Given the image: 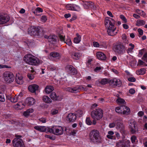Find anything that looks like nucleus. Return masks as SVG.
Instances as JSON below:
<instances>
[{
  "label": "nucleus",
  "instance_id": "f257e3e1",
  "mask_svg": "<svg viewBox=\"0 0 147 147\" xmlns=\"http://www.w3.org/2000/svg\"><path fill=\"white\" fill-rule=\"evenodd\" d=\"M24 60L26 63L31 65H36L39 63L38 59L30 54L25 55Z\"/></svg>",
  "mask_w": 147,
  "mask_h": 147
},
{
  "label": "nucleus",
  "instance_id": "f03ea898",
  "mask_svg": "<svg viewBox=\"0 0 147 147\" xmlns=\"http://www.w3.org/2000/svg\"><path fill=\"white\" fill-rule=\"evenodd\" d=\"M90 138L91 140L96 143H99L102 141V139L99 132L95 129L92 130L90 134Z\"/></svg>",
  "mask_w": 147,
  "mask_h": 147
},
{
  "label": "nucleus",
  "instance_id": "7ed1b4c3",
  "mask_svg": "<svg viewBox=\"0 0 147 147\" xmlns=\"http://www.w3.org/2000/svg\"><path fill=\"white\" fill-rule=\"evenodd\" d=\"M90 115L92 118L94 120H99L103 116V112L100 108L92 111Z\"/></svg>",
  "mask_w": 147,
  "mask_h": 147
},
{
  "label": "nucleus",
  "instance_id": "20e7f679",
  "mask_svg": "<svg viewBox=\"0 0 147 147\" xmlns=\"http://www.w3.org/2000/svg\"><path fill=\"white\" fill-rule=\"evenodd\" d=\"M48 132L52 133L57 135H60L62 134L63 132V129L60 126H56L53 127L52 128L49 127Z\"/></svg>",
  "mask_w": 147,
  "mask_h": 147
},
{
  "label": "nucleus",
  "instance_id": "39448f33",
  "mask_svg": "<svg viewBox=\"0 0 147 147\" xmlns=\"http://www.w3.org/2000/svg\"><path fill=\"white\" fill-rule=\"evenodd\" d=\"M16 138L12 141L13 146L15 147H26L23 140L20 138L22 136L16 135Z\"/></svg>",
  "mask_w": 147,
  "mask_h": 147
},
{
  "label": "nucleus",
  "instance_id": "423d86ee",
  "mask_svg": "<svg viewBox=\"0 0 147 147\" xmlns=\"http://www.w3.org/2000/svg\"><path fill=\"white\" fill-rule=\"evenodd\" d=\"M4 81L7 83H11L15 79V76L13 74L9 71H5L3 74Z\"/></svg>",
  "mask_w": 147,
  "mask_h": 147
},
{
  "label": "nucleus",
  "instance_id": "0eeeda50",
  "mask_svg": "<svg viewBox=\"0 0 147 147\" xmlns=\"http://www.w3.org/2000/svg\"><path fill=\"white\" fill-rule=\"evenodd\" d=\"M113 49L115 52L118 54H123L126 49L125 46L122 43L116 44L113 47Z\"/></svg>",
  "mask_w": 147,
  "mask_h": 147
},
{
  "label": "nucleus",
  "instance_id": "6e6552de",
  "mask_svg": "<svg viewBox=\"0 0 147 147\" xmlns=\"http://www.w3.org/2000/svg\"><path fill=\"white\" fill-rule=\"evenodd\" d=\"M129 124L132 134H134L138 131V128L136 122L133 119L130 120L129 122Z\"/></svg>",
  "mask_w": 147,
  "mask_h": 147
},
{
  "label": "nucleus",
  "instance_id": "1a4fd4ad",
  "mask_svg": "<svg viewBox=\"0 0 147 147\" xmlns=\"http://www.w3.org/2000/svg\"><path fill=\"white\" fill-rule=\"evenodd\" d=\"M116 28L114 25L110 26L108 28L107 32L108 34L111 36L116 35L117 33V31L116 30Z\"/></svg>",
  "mask_w": 147,
  "mask_h": 147
},
{
  "label": "nucleus",
  "instance_id": "9d476101",
  "mask_svg": "<svg viewBox=\"0 0 147 147\" xmlns=\"http://www.w3.org/2000/svg\"><path fill=\"white\" fill-rule=\"evenodd\" d=\"M117 128L123 134H125V131L123 125L121 121L117 120L115 121Z\"/></svg>",
  "mask_w": 147,
  "mask_h": 147
},
{
  "label": "nucleus",
  "instance_id": "9b49d317",
  "mask_svg": "<svg viewBox=\"0 0 147 147\" xmlns=\"http://www.w3.org/2000/svg\"><path fill=\"white\" fill-rule=\"evenodd\" d=\"M9 20V16L5 14H0V24L6 23Z\"/></svg>",
  "mask_w": 147,
  "mask_h": 147
},
{
  "label": "nucleus",
  "instance_id": "f8f14e48",
  "mask_svg": "<svg viewBox=\"0 0 147 147\" xmlns=\"http://www.w3.org/2000/svg\"><path fill=\"white\" fill-rule=\"evenodd\" d=\"M115 21L112 18H106L105 20V26L108 28L110 26L114 25Z\"/></svg>",
  "mask_w": 147,
  "mask_h": 147
},
{
  "label": "nucleus",
  "instance_id": "ddd939ff",
  "mask_svg": "<svg viewBox=\"0 0 147 147\" xmlns=\"http://www.w3.org/2000/svg\"><path fill=\"white\" fill-rule=\"evenodd\" d=\"M29 33L31 35H38L39 32V29L38 27H36L34 26H32L29 30Z\"/></svg>",
  "mask_w": 147,
  "mask_h": 147
},
{
  "label": "nucleus",
  "instance_id": "4468645a",
  "mask_svg": "<svg viewBox=\"0 0 147 147\" xmlns=\"http://www.w3.org/2000/svg\"><path fill=\"white\" fill-rule=\"evenodd\" d=\"M65 69L67 72L73 75H75L77 73L76 69L71 65H67L65 67Z\"/></svg>",
  "mask_w": 147,
  "mask_h": 147
},
{
  "label": "nucleus",
  "instance_id": "2eb2a0df",
  "mask_svg": "<svg viewBox=\"0 0 147 147\" xmlns=\"http://www.w3.org/2000/svg\"><path fill=\"white\" fill-rule=\"evenodd\" d=\"M16 81L18 84H22L24 83L23 77L21 74L19 73L16 74Z\"/></svg>",
  "mask_w": 147,
  "mask_h": 147
},
{
  "label": "nucleus",
  "instance_id": "dca6fc26",
  "mask_svg": "<svg viewBox=\"0 0 147 147\" xmlns=\"http://www.w3.org/2000/svg\"><path fill=\"white\" fill-rule=\"evenodd\" d=\"M35 102V99L32 97L27 98L25 100V104L27 105L31 106L33 105Z\"/></svg>",
  "mask_w": 147,
  "mask_h": 147
},
{
  "label": "nucleus",
  "instance_id": "f3484780",
  "mask_svg": "<svg viewBox=\"0 0 147 147\" xmlns=\"http://www.w3.org/2000/svg\"><path fill=\"white\" fill-rule=\"evenodd\" d=\"M76 119V116L74 113H70L66 117V120L70 122L74 121Z\"/></svg>",
  "mask_w": 147,
  "mask_h": 147
},
{
  "label": "nucleus",
  "instance_id": "a211bd4d",
  "mask_svg": "<svg viewBox=\"0 0 147 147\" xmlns=\"http://www.w3.org/2000/svg\"><path fill=\"white\" fill-rule=\"evenodd\" d=\"M39 86L36 84H33L29 86L28 89L29 91L32 93L35 92L38 90Z\"/></svg>",
  "mask_w": 147,
  "mask_h": 147
},
{
  "label": "nucleus",
  "instance_id": "6ab92c4d",
  "mask_svg": "<svg viewBox=\"0 0 147 147\" xmlns=\"http://www.w3.org/2000/svg\"><path fill=\"white\" fill-rule=\"evenodd\" d=\"M96 56L98 59L101 60H105L106 59V55L102 52H97L96 53Z\"/></svg>",
  "mask_w": 147,
  "mask_h": 147
},
{
  "label": "nucleus",
  "instance_id": "aec40b11",
  "mask_svg": "<svg viewBox=\"0 0 147 147\" xmlns=\"http://www.w3.org/2000/svg\"><path fill=\"white\" fill-rule=\"evenodd\" d=\"M34 128L40 132H48L49 127H45L42 126H35L34 127Z\"/></svg>",
  "mask_w": 147,
  "mask_h": 147
},
{
  "label": "nucleus",
  "instance_id": "412c9836",
  "mask_svg": "<svg viewBox=\"0 0 147 147\" xmlns=\"http://www.w3.org/2000/svg\"><path fill=\"white\" fill-rule=\"evenodd\" d=\"M25 104L22 102H19L14 106V107L16 109H22L24 108Z\"/></svg>",
  "mask_w": 147,
  "mask_h": 147
},
{
  "label": "nucleus",
  "instance_id": "4be33fe9",
  "mask_svg": "<svg viewBox=\"0 0 147 147\" xmlns=\"http://www.w3.org/2000/svg\"><path fill=\"white\" fill-rule=\"evenodd\" d=\"M50 97L51 99L54 100H59L61 98L58 96L56 95V93L55 92H53L51 93L50 95Z\"/></svg>",
  "mask_w": 147,
  "mask_h": 147
},
{
  "label": "nucleus",
  "instance_id": "5701e85b",
  "mask_svg": "<svg viewBox=\"0 0 147 147\" xmlns=\"http://www.w3.org/2000/svg\"><path fill=\"white\" fill-rule=\"evenodd\" d=\"M66 90L71 92L76 93L78 92L79 88L78 87L73 88L68 87L66 88Z\"/></svg>",
  "mask_w": 147,
  "mask_h": 147
},
{
  "label": "nucleus",
  "instance_id": "b1692460",
  "mask_svg": "<svg viewBox=\"0 0 147 147\" xmlns=\"http://www.w3.org/2000/svg\"><path fill=\"white\" fill-rule=\"evenodd\" d=\"M71 56L74 59L77 60L79 59L81 56V55L80 53L73 52L72 53Z\"/></svg>",
  "mask_w": 147,
  "mask_h": 147
},
{
  "label": "nucleus",
  "instance_id": "393cba45",
  "mask_svg": "<svg viewBox=\"0 0 147 147\" xmlns=\"http://www.w3.org/2000/svg\"><path fill=\"white\" fill-rule=\"evenodd\" d=\"M54 90L53 87L51 86H46L45 89V92L48 94H49Z\"/></svg>",
  "mask_w": 147,
  "mask_h": 147
},
{
  "label": "nucleus",
  "instance_id": "a878e982",
  "mask_svg": "<svg viewBox=\"0 0 147 147\" xmlns=\"http://www.w3.org/2000/svg\"><path fill=\"white\" fill-rule=\"evenodd\" d=\"M51 56L54 59H59L60 57V54L56 52H52L50 54Z\"/></svg>",
  "mask_w": 147,
  "mask_h": 147
},
{
  "label": "nucleus",
  "instance_id": "bb28decb",
  "mask_svg": "<svg viewBox=\"0 0 147 147\" xmlns=\"http://www.w3.org/2000/svg\"><path fill=\"white\" fill-rule=\"evenodd\" d=\"M125 107L124 105H122L120 106L117 107L115 108V111L116 112L121 114H122L123 107Z\"/></svg>",
  "mask_w": 147,
  "mask_h": 147
},
{
  "label": "nucleus",
  "instance_id": "cd10ccee",
  "mask_svg": "<svg viewBox=\"0 0 147 147\" xmlns=\"http://www.w3.org/2000/svg\"><path fill=\"white\" fill-rule=\"evenodd\" d=\"M76 35L77 36L74 38V42L75 43L78 44L80 42L81 40V36L78 33H77L76 34Z\"/></svg>",
  "mask_w": 147,
  "mask_h": 147
},
{
  "label": "nucleus",
  "instance_id": "c85d7f7f",
  "mask_svg": "<svg viewBox=\"0 0 147 147\" xmlns=\"http://www.w3.org/2000/svg\"><path fill=\"white\" fill-rule=\"evenodd\" d=\"M21 97L20 94L18 95H16L12 97L11 101L12 102H16L18 100L20 99Z\"/></svg>",
  "mask_w": 147,
  "mask_h": 147
},
{
  "label": "nucleus",
  "instance_id": "c756f323",
  "mask_svg": "<svg viewBox=\"0 0 147 147\" xmlns=\"http://www.w3.org/2000/svg\"><path fill=\"white\" fill-rule=\"evenodd\" d=\"M108 134L107 136V137L110 139H115V137L113 136L114 134V132L113 131H110L108 132Z\"/></svg>",
  "mask_w": 147,
  "mask_h": 147
},
{
  "label": "nucleus",
  "instance_id": "7c9ffc66",
  "mask_svg": "<svg viewBox=\"0 0 147 147\" xmlns=\"http://www.w3.org/2000/svg\"><path fill=\"white\" fill-rule=\"evenodd\" d=\"M56 37L55 36H49L48 38V41L53 44L55 43L56 42Z\"/></svg>",
  "mask_w": 147,
  "mask_h": 147
},
{
  "label": "nucleus",
  "instance_id": "2f4dec72",
  "mask_svg": "<svg viewBox=\"0 0 147 147\" xmlns=\"http://www.w3.org/2000/svg\"><path fill=\"white\" fill-rule=\"evenodd\" d=\"M83 3L81 4L83 5L85 9H88L90 6V1H83Z\"/></svg>",
  "mask_w": 147,
  "mask_h": 147
},
{
  "label": "nucleus",
  "instance_id": "473e14b6",
  "mask_svg": "<svg viewBox=\"0 0 147 147\" xmlns=\"http://www.w3.org/2000/svg\"><path fill=\"white\" fill-rule=\"evenodd\" d=\"M113 82L114 84L118 86H120L121 84V82L120 80L116 78H114L113 80Z\"/></svg>",
  "mask_w": 147,
  "mask_h": 147
},
{
  "label": "nucleus",
  "instance_id": "72a5a7b5",
  "mask_svg": "<svg viewBox=\"0 0 147 147\" xmlns=\"http://www.w3.org/2000/svg\"><path fill=\"white\" fill-rule=\"evenodd\" d=\"M43 101L45 103H49L51 102V100L47 96H44L42 97Z\"/></svg>",
  "mask_w": 147,
  "mask_h": 147
},
{
  "label": "nucleus",
  "instance_id": "f704fd0d",
  "mask_svg": "<svg viewBox=\"0 0 147 147\" xmlns=\"http://www.w3.org/2000/svg\"><path fill=\"white\" fill-rule=\"evenodd\" d=\"M129 46L130 47H129L127 49V51L128 53H131L133 52V50L134 47V45L132 43H130L129 44Z\"/></svg>",
  "mask_w": 147,
  "mask_h": 147
},
{
  "label": "nucleus",
  "instance_id": "c9c22d12",
  "mask_svg": "<svg viewBox=\"0 0 147 147\" xmlns=\"http://www.w3.org/2000/svg\"><path fill=\"white\" fill-rule=\"evenodd\" d=\"M125 107L124 108H123V110H122L123 111V113L122 114H125V115H127L130 112V110L129 108L125 106H124ZM124 108V107H123Z\"/></svg>",
  "mask_w": 147,
  "mask_h": 147
},
{
  "label": "nucleus",
  "instance_id": "e433bc0d",
  "mask_svg": "<svg viewBox=\"0 0 147 147\" xmlns=\"http://www.w3.org/2000/svg\"><path fill=\"white\" fill-rule=\"evenodd\" d=\"M73 7L72 11H78L81 10V7L78 5L73 4Z\"/></svg>",
  "mask_w": 147,
  "mask_h": 147
},
{
  "label": "nucleus",
  "instance_id": "4c0bfd02",
  "mask_svg": "<svg viewBox=\"0 0 147 147\" xmlns=\"http://www.w3.org/2000/svg\"><path fill=\"white\" fill-rule=\"evenodd\" d=\"M145 22L143 20H138L137 21L136 25L137 26H143L145 24Z\"/></svg>",
  "mask_w": 147,
  "mask_h": 147
},
{
  "label": "nucleus",
  "instance_id": "58836bf2",
  "mask_svg": "<svg viewBox=\"0 0 147 147\" xmlns=\"http://www.w3.org/2000/svg\"><path fill=\"white\" fill-rule=\"evenodd\" d=\"M126 146L124 142H119L116 143V147H125Z\"/></svg>",
  "mask_w": 147,
  "mask_h": 147
},
{
  "label": "nucleus",
  "instance_id": "ea45409f",
  "mask_svg": "<svg viewBox=\"0 0 147 147\" xmlns=\"http://www.w3.org/2000/svg\"><path fill=\"white\" fill-rule=\"evenodd\" d=\"M85 111L84 110H78L76 111V114L79 117L82 116L84 114Z\"/></svg>",
  "mask_w": 147,
  "mask_h": 147
},
{
  "label": "nucleus",
  "instance_id": "a19ab883",
  "mask_svg": "<svg viewBox=\"0 0 147 147\" xmlns=\"http://www.w3.org/2000/svg\"><path fill=\"white\" fill-rule=\"evenodd\" d=\"M136 12L138 14L142 16H144L145 15V13L143 11L139 9H136Z\"/></svg>",
  "mask_w": 147,
  "mask_h": 147
},
{
  "label": "nucleus",
  "instance_id": "79ce46f5",
  "mask_svg": "<svg viewBox=\"0 0 147 147\" xmlns=\"http://www.w3.org/2000/svg\"><path fill=\"white\" fill-rule=\"evenodd\" d=\"M116 102L118 104H124L125 101V100L121 98L118 97V98L117 99Z\"/></svg>",
  "mask_w": 147,
  "mask_h": 147
},
{
  "label": "nucleus",
  "instance_id": "37998d69",
  "mask_svg": "<svg viewBox=\"0 0 147 147\" xmlns=\"http://www.w3.org/2000/svg\"><path fill=\"white\" fill-rule=\"evenodd\" d=\"M73 4H68L66 6V8L67 10L72 11Z\"/></svg>",
  "mask_w": 147,
  "mask_h": 147
},
{
  "label": "nucleus",
  "instance_id": "c03bdc74",
  "mask_svg": "<svg viewBox=\"0 0 147 147\" xmlns=\"http://www.w3.org/2000/svg\"><path fill=\"white\" fill-rule=\"evenodd\" d=\"M145 69L144 68H142L140 70L137 71H136V73L138 74H143L145 73Z\"/></svg>",
  "mask_w": 147,
  "mask_h": 147
},
{
  "label": "nucleus",
  "instance_id": "a18cd8bd",
  "mask_svg": "<svg viewBox=\"0 0 147 147\" xmlns=\"http://www.w3.org/2000/svg\"><path fill=\"white\" fill-rule=\"evenodd\" d=\"M64 43H66L69 46H71L72 45L71 41L69 38H68L66 40H65V42H64Z\"/></svg>",
  "mask_w": 147,
  "mask_h": 147
},
{
  "label": "nucleus",
  "instance_id": "49530a36",
  "mask_svg": "<svg viewBox=\"0 0 147 147\" xmlns=\"http://www.w3.org/2000/svg\"><path fill=\"white\" fill-rule=\"evenodd\" d=\"M34 74L28 73L27 74V77L29 79L32 80L34 78Z\"/></svg>",
  "mask_w": 147,
  "mask_h": 147
},
{
  "label": "nucleus",
  "instance_id": "de8ad7c7",
  "mask_svg": "<svg viewBox=\"0 0 147 147\" xmlns=\"http://www.w3.org/2000/svg\"><path fill=\"white\" fill-rule=\"evenodd\" d=\"M122 37L123 41L126 43H128V40L127 39V37L126 35L125 34H123L122 35Z\"/></svg>",
  "mask_w": 147,
  "mask_h": 147
},
{
  "label": "nucleus",
  "instance_id": "09e8293b",
  "mask_svg": "<svg viewBox=\"0 0 147 147\" xmlns=\"http://www.w3.org/2000/svg\"><path fill=\"white\" fill-rule=\"evenodd\" d=\"M59 40L61 41L64 42H65V36L60 34L59 36Z\"/></svg>",
  "mask_w": 147,
  "mask_h": 147
},
{
  "label": "nucleus",
  "instance_id": "8fccbe9b",
  "mask_svg": "<svg viewBox=\"0 0 147 147\" xmlns=\"http://www.w3.org/2000/svg\"><path fill=\"white\" fill-rule=\"evenodd\" d=\"M131 140L132 143H134L137 142L136 138L135 136H132L131 138Z\"/></svg>",
  "mask_w": 147,
  "mask_h": 147
},
{
  "label": "nucleus",
  "instance_id": "3c124183",
  "mask_svg": "<svg viewBox=\"0 0 147 147\" xmlns=\"http://www.w3.org/2000/svg\"><path fill=\"white\" fill-rule=\"evenodd\" d=\"M145 50L144 49H142L140 50L139 51V54L138 56L139 57H141L143 54L145 53Z\"/></svg>",
  "mask_w": 147,
  "mask_h": 147
},
{
  "label": "nucleus",
  "instance_id": "603ef678",
  "mask_svg": "<svg viewBox=\"0 0 147 147\" xmlns=\"http://www.w3.org/2000/svg\"><path fill=\"white\" fill-rule=\"evenodd\" d=\"M92 61V59L90 58L88 59L86 63V65L88 67H90V64L91 62Z\"/></svg>",
  "mask_w": 147,
  "mask_h": 147
},
{
  "label": "nucleus",
  "instance_id": "864d4df0",
  "mask_svg": "<svg viewBox=\"0 0 147 147\" xmlns=\"http://www.w3.org/2000/svg\"><path fill=\"white\" fill-rule=\"evenodd\" d=\"M86 121V123L88 125H90L92 123V122L90 120V118L89 117H87Z\"/></svg>",
  "mask_w": 147,
  "mask_h": 147
},
{
  "label": "nucleus",
  "instance_id": "5fc2aeb1",
  "mask_svg": "<svg viewBox=\"0 0 147 147\" xmlns=\"http://www.w3.org/2000/svg\"><path fill=\"white\" fill-rule=\"evenodd\" d=\"M5 97L3 94L0 92V101L2 102H5Z\"/></svg>",
  "mask_w": 147,
  "mask_h": 147
},
{
  "label": "nucleus",
  "instance_id": "6e6d98bb",
  "mask_svg": "<svg viewBox=\"0 0 147 147\" xmlns=\"http://www.w3.org/2000/svg\"><path fill=\"white\" fill-rule=\"evenodd\" d=\"M108 82L107 80V79L104 78L102 79L101 81L100 82V83L102 84H105L107 83Z\"/></svg>",
  "mask_w": 147,
  "mask_h": 147
},
{
  "label": "nucleus",
  "instance_id": "4d7b16f0",
  "mask_svg": "<svg viewBox=\"0 0 147 147\" xmlns=\"http://www.w3.org/2000/svg\"><path fill=\"white\" fill-rule=\"evenodd\" d=\"M48 68L51 71H53L56 69L55 67L52 65H49L48 67Z\"/></svg>",
  "mask_w": 147,
  "mask_h": 147
},
{
  "label": "nucleus",
  "instance_id": "13d9d810",
  "mask_svg": "<svg viewBox=\"0 0 147 147\" xmlns=\"http://www.w3.org/2000/svg\"><path fill=\"white\" fill-rule=\"evenodd\" d=\"M41 19L42 22H44L46 21L47 20V18L46 16H43L41 17Z\"/></svg>",
  "mask_w": 147,
  "mask_h": 147
},
{
  "label": "nucleus",
  "instance_id": "bf43d9fd",
  "mask_svg": "<svg viewBox=\"0 0 147 147\" xmlns=\"http://www.w3.org/2000/svg\"><path fill=\"white\" fill-rule=\"evenodd\" d=\"M58 112V110L56 109H53L51 111V113L53 115H55Z\"/></svg>",
  "mask_w": 147,
  "mask_h": 147
},
{
  "label": "nucleus",
  "instance_id": "052dcab7",
  "mask_svg": "<svg viewBox=\"0 0 147 147\" xmlns=\"http://www.w3.org/2000/svg\"><path fill=\"white\" fill-rule=\"evenodd\" d=\"M11 67L10 66H9L6 65H0V69L4 68H10Z\"/></svg>",
  "mask_w": 147,
  "mask_h": 147
},
{
  "label": "nucleus",
  "instance_id": "680f3d73",
  "mask_svg": "<svg viewBox=\"0 0 147 147\" xmlns=\"http://www.w3.org/2000/svg\"><path fill=\"white\" fill-rule=\"evenodd\" d=\"M120 18L125 23H126L127 20L125 17L123 15H121L120 16Z\"/></svg>",
  "mask_w": 147,
  "mask_h": 147
},
{
  "label": "nucleus",
  "instance_id": "e2e57ef3",
  "mask_svg": "<svg viewBox=\"0 0 147 147\" xmlns=\"http://www.w3.org/2000/svg\"><path fill=\"white\" fill-rule=\"evenodd\" d=\"M45 137L46 138H49L53 140H54L55 139V138L53 136H51L49 135H45Z\"/></svg>",
  "mask_w": 147,
  "mask_h": 147
},
{
  "label": "nucleus",
  "instance_id": "0e129e2a",
  "mask_svg": "<svg viewBox=\"0 0 147 147\" xmlns=\"http://www.w3.org/2000/svg\"><path fill=\"white\" fill-rule=\"evenodd\" d=\"M145 63L141 60H138V65H145Z\"/></svg>",
  "mask_w": 147,
  "mask_h": 147
},
{
  "label": "nucleus",
  "instance_id": "69168bd1",
  "mask_svg": "<svg viewBox=\"0 0 147 147\" xmlns=\"http://www.w3.org/2000/svg\"><path fill=\"white\" fill-rule=\"evenodd\" d=\"M93 45L95 47H98L100 45L99 43L96 42H94L93 43Z\"/></svg>",
  "mask_w": 147,
  "mask_h": 147
},
{
  "label": "nucleus",
  "instance_id": "338daca9",
  "mask_svg": "<svg viewBox=\"0 0 147 147\" xmlns=\"http://www.w3.org/2000/svg\"><path fill=\"white\" fill-rule=\"evenodd\" d=\"M90 7L94 9H96V7L94 5V3L91 1H90Z\"/></svg>",
  "mask_w": 147,
  "mask_h": 147
},
{
  "label": "nucleus",
  "instance_id": "774afa93",
  "mask_svg": "<svg viewBox=\"0 0 147 147\" xmlns=\"http://www.w3.org/2000/svg\"><path fill=\"white\" fill-rule=\"evenodd\" d=\"M90 7L94 9H96V7L94 5V3L91 1H90Z\"/></svg>",
  "mask_w": 147,
  "mask_h": 147
}]
</instances>
